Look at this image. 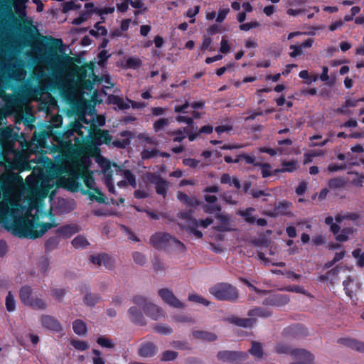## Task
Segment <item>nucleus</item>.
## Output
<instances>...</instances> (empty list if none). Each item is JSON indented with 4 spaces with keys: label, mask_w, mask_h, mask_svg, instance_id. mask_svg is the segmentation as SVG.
<instances>
[{
    "label": "nucleus",
    "mask_w": 364,
    "mask_h": 364,
    "mask_svg": "<svg viewBox=\"0 0 364 364\" xmlns=\"http://www.w3.org/2000/svg\"><path fill=\"white\" fill-rule=\"evenodd\" d=\"M209 292L220 301H235L238 298V291L228 283H219L209 289Z\"/></svg>",
    "instance_id": "nucleus-5"
},
{
    "label": "nucleus",
    "mask_w": 364,
    "mask_h": 364,
    "mask_svg": "<svg viewBox=\"0 0 364 364\" xmlns=\"http://www.w3.org/2000/svg\"><path fill=\"white\" fill-rule=\"evenodd\" d=\"M7 107L13 109L18 106L21 103V100L18 95L7 94L6 97L3 100Z\"/></svg>",
    "instance_id": "nucleus-23"
},
{
    "label": "nucleus",
    "mask_w": 364,
    "mask_h": 364,
    "mask_svg": "<svg viewBox=\"0 0 364 364\" xmlns=\"http://www.w3.org/2000/svg\"><path fill=\"white\" fill-rule=\"evenodd\" d=\"M275 350L279 354H289L294 358L306 357L311 359V353L301 348H291L284 343H278L275 347Z\"/></svg>",
    "instance_id": "nucleus-7"
},
{
    "label": "nucleus",
    "mask_w": 364,
    "mask_h": 364,
    "mask_svg": "<svg viewBox=\"0 0 364 364\" xmlns=\"http://www.w3.org/2000/svg\"><path fill=\"white\" fill-rule=\"evenodd\" d=\"M134 303L142 308L146 314L154 320L159 319L162 316V310L160 307L149 302L146 298L136 296L133 299Z\"/></svg>",
    "instance_id": "nucleus-6"
},
{
    "label": "nucleus",
    "mask_w": 364,
    "mask_h": 364,
    "mask_svg": "<svg viewBox=\"0 0 364 364\" xmlns=\"http://www.w3.org/2000/svg\"><path fill=\"white\" fill-rule=\"evenodd\" d=\"M13 129L9 127H4L0 129V138L4 141L9 140L12 137Z\"/></svg>",
    "instance_id": "nucleus-52"
},
{
    "label": "nucleus",
    "mask_w": 364,
    "mask_h": 364,
    "mask_svg": "<svg viewBox=\"0 0 364 364\" xmlns=\"http://www.w3.org/2000/svg\"><path fill=\"white\" fill-rule=\"evenodd\" d=\"M178 353L173 350H166L162 353L161 360V361H171L176 358Z\"/></svg>",
    "instance_id": "nucleus-44"
},
{
    "label": "nucleus",
    "mask_w": 364,
    "mask_h": 364,
    "mask_svg": "<svg viewBox=\"0 0 364 364\" xmlns=\"http://www.w3.org/2000/svg\"><path fill=\"white\" fill-rule=\"evenodd\" d=\"M311 359L309 358L302 357V358H294L296 360L295 362L291 363V364H315L314 363V356L311 353Z\"/></svg>",
    "instance_id": "nucleus-57"
},
{
    "label": "nucleus",
    "mask_w": 364,
    "mask_h": 364,
    "mask_svg": "<svg viewBox=\"0 0 364 364\" xmlns=\"http://www.w3.org/2000/svg\"><path fill=\"white\" fill-rule=\"evenodd\" d=\"M73 329L76 334L85 336L87 333V325L83 321L77 319L73 323Z\"/></svg>",
    "instance_id": "nucleus-25"
},
{
    "label": "nucleus",
    "mask_w": 364,
    "mask_h": 364,
    "mask_svg": "<svg viewBox=\"0 0 364 364\" xmlns=\"http://www.w3.org/2000/svg\"><path fill=\"white\" fill-rule=\"evenodd\" d=\"M154 330L157 333L164 335L170 334L172 332V329L169 326L164 324H156L154 326Z\"/></svg>",
    "instance_id": "nucleus-49"
},
{
    "label": "nucleus",
    "mask_w": 364,
    "mask_h": 364,
    "mask_svg": "<svg viewBox=\"0 0 364 364\" xmlns=\"http://www.w3.org/2000/svg\"><path fill=\"white\" fill-rule=\"evenodd\" d=\"M230 50V46L228 43V40L223 37L220 43V51L223 53H228Z\"/></svg>",
    "instance_id": "nucleus-63"
},
{
    "label": "nucleus",
    "mask_w": 364,
    "mask_h": 364,
    "mask_svg": "<svg viewBox=\"0 0 364 364\" xmlns=\"http://www.w3.org/2000/svg\"><path fill=\"white\" fill-rule=\"evenodd\" d=\"M282 166H284L281 169H276L274 170V173H279V172H292L296 169V162L294 161H288V162H283Z\"/></svg>",
    "instance_id": "nucleus-34"
},
{
    "label": "nucleus",
    "mask_w": 364,
    "mask_h": 364,
    "mask_svg": "<svg viewBox=\"0 0 364 364\" xmlns=\"http://www.w3.org/2000/svg\"><path fill=\"white\" fill-rule=\"evenodd\" d=\"M107 33V30L104 26L100 25V23H97L95 25V28L90 31V34L92 36H104Z\"/></svg>",
    "instance_id": "nucleus-39"
},
{
    "label": "nucleus",
    "mask_w": 364,
    "mask_h": 364,
    "mask_svg": "<svg viewBox=\"0 0 364 364\" xmlns=\"http://www.w3.org/2000/svg\"><path fill=\"white\" fill-rule=\"evenodd\" d=\"M177 198L188 207H195L199 205V201L196 197H189L183 192L177 193Z\"/></svg>",
    "instance_id": "nucleus-21"
},
{
    "label": "nucleus",
    "mask_w": 364,
    "mask_h": 364,
    "mask_svg": "<svg viewBox=\"0 0 364 364\" xmlns=\"http://www.w3.org/2000/svg\"><path fill=\"white\" fill-rule=\"evenodd\" d=\"M48 136V134L46 132H42L41 133H34L33 139L39 144H41L44 142L45 139H46Z\"/></svg>",
    "instance_id": "nucleus-59"
},
{
    "label": "nucleus",
    "mask_w": 364,
    "mask_h": 364,
    "mask_svg": "<svg viewBox=\"0 0 364 364\" xmlns=\"http://www.w3.org/2000/svg\"><path fill=\"white\" fill-rule=\"evenodd\" d=\"M158 293L163 301L169 306L176 309L185 308V304L176 297L171 290L168 289H161L159 290Z\"/></svg>",
    "instance_id": "nucleus-9"
},
{
    "label": "nucleus",
    "mask_w": 364,
    "mask_h": 364,
    "mask_svg": "<svg viewBox=\"0 0 364 364\" xmlns=\"http://www.w3.org/2000/svg\"><path fill=\"white\" fill-rule=\"evenodd\" d=\"M172 237L166 232H156L150 237V243L156 249H166L171 247Z\"/></svg>",
    "instance_id": "nucleus-8"
},
{
    "label": "nucleus",
    "mask_w": 364,
    "mask_h": 364,
    "mask_svg": "<svg viewBox=\"0 0 364 364\" xmlns=\"http://www.w3.org/2000/svg\"><path fill=\"white\" fill-rule=\"evenodd\" d=\"M21 301L29 306L34 296L32 295V289L28 286L23 287L19 291Z\"/></svg>",
    "instance_id": "nucleus-20"
},
{
    "label": "nucleus",
    "mask_w": 364,
    "mask_h": 364,
    "mask_svg": "<svg viewBox=\"0 0 364 364\" xmlns=\"http://www.w3.org/2000/svg\"><path fill=\"white\" fill-rule=\"evenodd\" d=\"M14 161L12 163L11 167L15 168L20 171L30 170L32 168L30 163L26 161L25 157L21 152L16 151H14Z\"/></svg>",
    "instance_id": "nucleus-14"
},
{
    "label": "nucleus",
    "mask_w": 364,
    "mask_h": 364,
    "mask_svg": "<svg viewBox=\"0 0 364 364\" xmlns=\"http://www.w3.org/2000/svg\"><path fill=\"white\" fill-rule=\"evenodd\" d=\"M168 124V119L165 118H161L158 119L154 124V129L156 132L163 129Z\"/></svg>",
    "instance_id": "nucleus-55"
},
{
    "label": "nucleus",
    "mask_w": 364,
    "mask_h": 364,
    "mask_svg": "<svg viewBox=\"0 0 364 364\" xmlns=\"http://www.w3.org/2000/svg\"><path fill=\"white\" fill-rule=\"evenodd\" d=\"M26 182L29 206H32L36 200H43L54 186V182L46 175L43 169L33 168Z\"/></svg>",
    "instance_id": "nucleus-4"
},
{
    "label": "nucleus",
    "mask_w": 364,
    "mask_h": 364,
    "mask_svg": "<svg viewBox=\"0 0 364 364\" xmlns=\"http://www.w3.org/2000/svg\"><path fill=\"white\" fill-rule=\"evenodd\" d=\"M9 75L15 80H19L25 75L20 64L7 63L5 64Z\"/></svg>",
    "instance_id": "nucleus-15"
},
{
    "label": "nucleus",
    "mask_w": 364,
    "mask_h": 364,
    "mask_svg": "<svg viewBox=\"0 0 364 364\" xmlns=\"http://www.w3.org/2000/svg\"><path fill=\"white\" fill-rule=\"evenodd\" d=\"M1 164L0 162V165ZM24 198L25 187H17L6 172L0 174V221L5 219V226L9 231L21 238L36 239L58 225L51 212V223L40 224L31 219L28 207L22 204Z\"/></svg>",
    "instance_id": "nucleus-1"
},
{
    "label": "nucleus",
    "mask_w": 364,
    "mask_h": 364,
    "mask_svg": "<svg viewBox=\"0 0 364 364\" xmlns=\"http://www.w3.org/2000/svg\"><path fill=\"white\" fill-rule=\"evenodd\" d=\"M25 32L31 38H34L40 35L37 27L33 26L31 23L29 26L25 27Z\"/></svg>",
    "instance_id": "nucleus-54"
},
{
    "label": "nucleus",
    "mask_w": 364,
    "mask_h": 364,
    "mask_svg": "<svg viewBox=\"0 0 364 364\" xmlns=\"http://www.w3.org/2000/svg\"><path fill=\"white\" fill-rule=\"evenodd\" d=\"M121 171L122 170L118 166L115 164L111 165L109 163L105 164L102 168V173L105 178V184L107 186L109 191L112 193H115L114 187L112 184L113 173L116 172L117 173Z\"/></svg>",
    "instance_id": "nucleus-11"
},
{
    "label": "nucleus",
    "mask_w": 364,
    "mask_h": 364,
    "mask_svg": "<svg viewBox=\"0 0 364 364\" xmlns=\"http://www.w3.org/2000/svg\"><path fill=\"white\" fill-rule=\"evenodd\" d=\"M343 181L339 178L331 179L328 183V186L331 188H341L343 186Z\"/></svg>",
    "instance_id": "nucleus-62"
},
{
    "label": "nucleus",
    "mask_w": 364,
    "mask_h": 364,
    "mask_svg": "<svg viewBox=\"0 0 364 364\" xmlns=\"http://www.w3.org/2000/svg\"><path fill=\"white\" fill-rule=\"evenodd\" d=\"M112 102L113 104L117 105V107L121 109H126L129 107V102L127 103V102H124L123 100V99H122L119 97H114L112 100Z\"/></svg>",
    "instance_id": "nucleus-51"
},
{
    "label": "nucleus",
    "mask_w": 364,
    "mask_h": 364,
    "mask_svg": "<svg viewBox=\"0 0 364 364\" xmlns=\"http://www.w3.org/2000/svg\"><path fill=\"white\" fill-rule=\"evenodd\" d=\"M124 178L127 181V183L133 188L136 186V177L129 170H124L121 171Z\"/></svg>",
    "instance_id": "nucleus-37"
},
{
    "label": "nucleus",
    "mask_w": 364,
    "mask_h": 364,
    "mask_svg": "<svg viewBox=\"0 0 364 364\" xmlns=\"http://www.w3.org/2000/svg\"><path fill=\"white\" fill-rule=\"evenodd\" d=\"M249 352L255 357L262 358L263 355L262 344L258 342H252V348Z\"/></svg>",
    "instance_id": "nucleus-33"
},
{
    "label": "nucleus",
    "mask_w": 364,
    "mask_h": 364,
    "mask_svg": "<svg viewBox=\"0 0 364 364\" xmlns=\"http://www.w3.org/2000/svg\"><path fill=\"white\" fill-rule=\"evenodd\" d=\"M46 38L50 43V48L41 58V62L46 64V68L50 72L46 80V89L51 91L58 90L62 95H67L73 87V82L68 78V72L73 58L68 54L59 55L53 50V48H55L60 53L63 52L61 39L52 36Z\"/></svg>",
    "instance_id": "nucleus-2"
},
{
    "label": "nucleus",
    "mask_w": 364,
    "mask_h": 364,
    "mask_svg": "<svg viewBox=\"0 0 364 364\" xmlns=\"http://www.w3.org/2000/svg\"><path fill=\"white\" fill-rule=\"evenodd\" d=\"M52 295L57 301L62 302L65 295V290L63 289H52Z\"/></svg>",
    "instance_id": "nucleus-48"
},
{
    "label": "nucleus",
    "mask_w": 364,
    "mask_h": 364,
    "mask_svg": "<svg viewBox=\"0 0 364 364\" xmlns=\"http://www.w3.org/2000/svg\"><path fill=\"white\" fill-rule=\"evenodd\" d=\"M102 265L108 269H112L115 265V259L107 254H102Z\"/></svg>",
    "instance_id": "nucleus-35"
},
{
    "label": "nucleus",
    "mask_w": 364,
    "mask_h": 364,
    "mask_svg": "<svg viewBox=\"0 0 364 364\" xmlns=\"http://www.w3.org/2000/svg\"><path fill=\"white\" fill-rule=\"evenodd\" d=\"M126 65L129 68L136 69L141 65V60L138 58H129L126 61Z\"/></svg>",
    "instance_id": "nucleus-45"
},
{
    "label": "nucleus",
    "mask_w": 364,
    "mask_h": 364,
    "mask_svg": "<svg viewBox=\"0 0 364 364\" xmlns=\"http://www.w3.org/2000/svg\"><path fill=\"white\" fill-rule=\"evenodd\" d=\"M245 357L242 353L237 351L223 350L218 352L217 358L223 362H232L237 359H242Z\"/></svg>",
    "instance_id": "nucleus-17"
},
{
    "label": "nucleus",
    "mask_w": 364,
    "mask_h": 364,
    "mask_svg": "<svg viewBox=\"0 0 364 364\" xmlns=\"http://www.w3.org/2000/svg\"><path fill=\"white\" fill-rule=\"evenodd\" d=\"M97 343L105 348H112L114 346L112 341L106 337L98 338Z\"/></svg>",
    "instance_id": "nucleus-50"
},
{
    "label": "nucleus",
    "mask_w": 364,
    "mask_h": 364,
    "mask_svg": "<svg viewBox=\"0 0 364 364\" xmlns=\"http://www.w3.org/2000/svg\"><path fill=\"white\" fill-rule=\"evenodd\" d=\"M6 307L9 311H14L16 309L14 296L11 292L6 297Z\"/></svg>",
    "instance_id": "nucleus-41"
},
{
    "label": "nucleus",
    "mask_w": 364,
    "mask_h": 364,
    "mask_svg": "<svg viewBox=\"0 0 364 364\" xmlns=\"http://www.w3.org/2000/svg\"><path fill=\"white\" fill-rule=\"evenodd\" d=\"M230 11V9H220L218 11V16L216 18V21L218 23H220L223 21V20L225 18L226 16Z\"/></svg>",
    "instance_id": "nucleus-64"
},
{
    "label": "nucleus",
    "mask_w": 364,
    "mask_h": 364,
    "mask_svg": "<svg viewBox=\"0 0 364 364\" xmlns=\"http://www.w3.org/2000/svg\"><path fill=\"white\" fill-rule=\"evenodd\" d=\"M355 230L352 228H343L340 233H338L336 239L339 242H346L349 239V235L353 234Z\"/></svg>",
    "instance_id": "nucleus-31"
},
{
    "label": "nucleus",
    "mask_w": 364,
    "mask_h": 364,
    "mask_svg": "<svg viewBox=\"0 0 364 364\" xmlns=\"http://www.w3.org/2000/svg\"><path fill=\"white\" fill-rule=\"evenodd\" d=\"M188 299L191 301L200 303L205 306H208L210 304V302L208 300L196 294H190Z\"/></svg>",
    "instance_id": "nucleus-42"
},
{
    "label": "nucleus",
    "mask_w": 364,
    "mask_h": 364,
    "mask_svg": "<svg viewBox=\"0 0 364 364\" xmlns=\"http://www.w3.org/2000/svg\"><path fill=\"white\" fill-rule=\"evenodd\" d=\"M90 261L97 266L102 265V254L92 255L90 256Z\"/></svg>",
    "instance_id": "nucleus-60"
},
{
    "label": "nucleus",
    "mask_w": 364,
    "mask_h": 364,
    "mask_svg": "<svg viewBox=\"0 0 364 364\" xmlns=\"http://www.w3.org/2000/svg\"><path fill=\"white\" fill-rule=\"evenodd\" d=\"M88 244L85 237L77 236L72 241V245L76 248L84 247Z\"/></svg>",
    "instance_id": "nucleus-47"
},
{
    "label": "nucleus",
    "mask_w": 364,
    "mask_h": 364,
    "mask_svg": "<svg viewBox=\"0 0 364 364\" xmlns=\"http://www.w3.org/2000/svg\"><path fill=\"white\" fill-rule=\"evenodd\" d=\"M157 346L149 341L143 342L140 344L138 349V355L143 358H151L158 353Z\"/></svg>",
    "instance_id": "nucleus-13"
},
{
    "label": "nucleus",
    "mask_w": 364,
    "mask_h": 364,
    "mask_svg": "<svg viewBox=\"0 0 364 364\" xmlns=\"http://www.w3.org/2000/svg\"><path fill=\"white\" fill-rule=\"evenodd\" d=\"M338 343L348 346L360 353H364V343L355 339L342 338L338 340Z\"/></svg>",
    "instance_id": "nucleus-18"
},
{
    "label": "nucleus",
    "mask_w": 364,
    "mask_h": 364,
    "mask_svg": "<svg viewBox=\"0 0 364 364\" xmlns=\"http://www.w3.org/2000/svg\"><path fill=\"white\" fill-rule=\"evenodd\" d=\"M42 326L53 332H60L63 327L60 321L55 317L48 314H43L41 316Z\"/></svg>",
    "instance_id": "nucleus-12"
},
{
    "label": "nucleus",
    "mask_w": 364,
    "mask_h": 364,
    "mask_svg": "<svg viewBox=\"0 0 364 364\" xmlns=\"http://www.w3.org/2000/svg\"><path fill=\"white\" fill-rule=\"evenodd\" d=\"M198 227V222L196 220H191V223L188 224L186 230L188 233L193 234L197 238H201L203 233L197 230Z\"/></svg>",
    "instance_id": "nucleus-30"
},
{
    "label": "nucleus",
    "mask_w": 364,
    "mask_h": 364,
    "mask_svg": "<svg viewBox=\"0 0 364 364\" xmlns=\"http://www.w3.org/2000/svg\"><path fill=\"white\" fill-rule=\"evenodd\" d=\"M45 90L44 87L26 85L22 90V95L26 98H38L43 95Z\"/></svg>",
    "instance_id": "nucleus-16"
},
{
    "label": "nucleus",
    "mask_w": 364,
    "mask_h": 364,
    "mask_svg": "<svg viewBox=\"0 0 364 364\" xmlns=\"http://www.w3.org/2000/svg\"><path fill=\"white\" fill-rule=\"evenodd\" d=\"M129 319L136 325L143 326L146 323L145 318L136 306H132L128 310Z\"/></svg>",
    "instance_id": "nucleus-19"
},
{
    "label": "nucleus",
    "mask_w": 364,
    "mask_h": 364,
    "mask_svg": "<svg viewBox=\"0 0 364 364\" xmlns=\"http://www.w3.org/2000/svg\"><path fill=\"white\" fill-rule=\"evenodd\" d=\"M228 321L231 323L245 328L251 327L255 323L253 318H240L236 316H231L228 318Z\"/></svg>",
    "instance_id": "nucleus-22"
},
{
    "label": "nucleus",
    "mask_w": 364,
    "mask_h": 364,
    "mask_svg": "<svg viewBox=\"0 0 364 364\" xmlns=\"http://www.w3.org/2000/svg\"><path fill=\"white\" fill-rule=\"evenodd\" d=\"M168 134L174 136L173 140L175 142H181L186 137L185 131L183 129H178L176 131L170 132H168Z\"/></svg>",
    "instance_id": "nucleus-40"
},
{
    "label": "nucleus",
    "mask_w": 364,
    "mask_h": 364,
    "mask_svg": "<svg viewBox=\"0 0 364 364\" xmlns=\"http://www.w3.org/2000/svg\"><path fill=\"white\" fill-rule=\"evenodd\" d=\"M29 306L34 310H45L48 307V303L42 298L35 296Z\"/></svg>",
    "instance_id": "nucleus-28"
},
{
    "label": "nucleus",
    "mask_w": 364,
    "mask_h": 364,
    "mask_svg": "<svg viewBox=\"0 0 364 364\" xmlns=\"http://www.w3.org/2000/svg\"><path fill=\"white\" fill-rule=\"evenodd\" d=\"M100 300L99 295L87 293L84 296V303L89 306H93Z\"/></svg>",
    "instance_id": "nucleus-32"
},
{
    "label": "nucleus",
    "mask_w": 364,
    "mask_h": 364,
    "mask_svg": "<svg viewBox=\"0 0 364 364\" xmlns=\"http://www.w3.org/2000/svg\"><path fill=\"white\" fill-rule=\"evenodd\" d=\"M203 210L207 213H219L221 210V206L218 204H209L203 206Z\"/></svg>",
    "instance_id": "nucleus-46"
},
{
    "label": "nucleus",
    "mask_w": 364,
    "mask_h": 364,
    "mask_svg": "<svg viewBox=\"0 0 364 364\" xmlns=\"http://www.w3.org/2000/svg\"><path fill=\"white\" fill-rule=\"evenodd\" d=\"M132 258L134 262L139 266L144 265L147 261L146 257L139 252H134L132 253Z\"/></svg>",
    "instance_id": "nucleus-38"
},
{
    "label": "nucleus",
    "mask_w": 364,
    "mask_h": 364,
    "mask_svg": "<svg viewBox=\"0 0 364 364\" xmlns=\"http://www.w3.org/2000/svg\"><path fill=\"white\" fill-rule=\"evenodd\" d=\"M259 26V23L257 21L245 23L240 26V29L242 31H247L252 28H257Z\"/></svg>",
    "instance_id": "nucleus-61"
},
{
    "label": "nucleus",
    "mask_w": 364,
    "mask_h": 364,
    "mask_svg": "<svg viewBox=\"0 0 364 364\" xmlns=\"http://www.w3.org/2000/svg\"><path fill=\"white\" fill-rule=\"evenodd\" d=\"M70 343L75 349L83 351L89 348V344L85 341L73 339Z\"/></svg>",
    "instance_id": "nucleus-43"
},
{
    "label": "nucleus",
    "mask_w": 364,
    "mask_h": 364,
    "mask_svg": "<svg viewBox=\"0 0 364 364\" xmlns=\"http://www.w3.org/2000/svg\"><path fill=\"white\" fill-rule=\"evenodd\" d=\"M291 203L287 202H279L274 208L272 215L276 216L277 215H288V211Z\"/></svg>",
    "instance_id": "nucleus-29"
},
{
    "label": "nucleus",
    "mask_w": 364,
    "mask_h": 364,
    "mask_svg": "<svg viewBox=\"0 0 364 364\" xmlns=\"http://www.w3.org/2000/svg\"><path fill=\"white\" fill-rule=\"evenodd\" d=\"M63 186L72 192H81L87 195L89 198L99 203H105L104 194L97 188H95V180L91 176L88 166L82 162H77L70 175L62 178Z\"/></svg>",
    "instance_id": "nucleus-3"
},
{
    "label": "nucleus",
    "mask_w": 364,
    "mask_h": 364,
    "mask_svg": "<svg viewBox=\"0 0 364 364\" xmlns=\"http://www.w3.org/2000/svg\"><path fill=\"white\" fill-rule=\"evenodd\" d=\"M353 256L357 259L358 265L364 266V253L361 252L360 249H356L352 252Z\"/></svg>",
    "instance_id": "nucleus-53"
},
{
    "label": "nucleus",
    "mask_w": 364,
    "mask_h": 364,
    "mask_svg": "<svg viewBox=\"0 0 364 364\" xmlns=\"http://www.w3.org/2000/svg\"><path fill=\"white\" fill-rule=\"evenodd\" d=\"M272 315L271 311L264 308H255L248 311V316L250 317L259 316L262 318H267Z\"/></svg>",
    "instance_id": "nucleus-27"
},
{
    "label": "nucleus",
    "mask_w": 364,
    "mask_h": 364,
    "mask_svg": "<svg viewBox=\"0 0 364 364\" xmlns=\"http://www.w3.org/2000/svg\"><path fill=\"white\" fill-rule=\"evenodd\" d=\"M148 180L151 183L154 185L157 194L161 195L165 198L169 186V183L162 178L160 176L155 173L149 174L148 176Z\"/></svg>",
    "instance_id": "nucleus-10"
},
{
    "label": "nucleus",
    "mask_w": 364,
    "mask_h": 364,
    "mask_svg": "<svg viewBox=\"0 0 364 364\" xmlns=\"http://www.w3.org/2000/svg\"><path fill=\"white\" fill-rule=\"evenodd\" d=\"M96 139L100 143L109 144L112 141V136H110L109 131L99 129L95 134Z\"/></svg>",
    "instance_id": "nucleus-26"
},
{
    "label": "nucleus",
    "mask_w": 364,
    "mask_h": 364,
    "mask_svg": "<svg viewBox=\"0 0 364 364\" xmlns=\"http://www.w3.org/2000/svg\"><path fill=\"white\" fill-rule=\"evenodd\" d=\"M222 198L228 204L230 205H237V200H235L232 196V194L230 192H225L222 195Z\"/></svg>",
    "instance_id": "nucleus-58"
},
{
    "label": "nucleus",
    "mask_w": 364,
    "mask_h": 364,
    "mask_svg": "<svg viewBox=\"0 0 364 364\" xmlns=\"http://www.w3.org/2000/svg\"><path fill=\"white\" fill-rule=\"evenodd\" d=\"M339 271L340 269L338 267H336L328 271L325 275L321 276L320 279L321 281L330 280L331 283H334V279L331 278V275L338 274Z\"/></svg>",
    "instance_id": "nucleus-56"
},
{
    "label": "nucleus",
    "mask_w": 364,
    "mask_h": 364,
    "mask_svg": "<svg viewBox=\"0 0 364 364\" xmlns=\"http://www.w3.org/2000/svg\"><path fill=\"white\" fill-rule=\"evenodd\" d=\"M76 228L73 226L66 225L57 230V232L66 237H69L76 232Z\"/></svg>",
    "instance_id": "nucleus-36"
},
{
    "label": "nucleus",
    "mask_w": 364,
    "mask_h": 364,
    "mask_svg": "<svg viewBox=\"0 0 364 364\" xmlns=\"http://www.w3.org/2000/svg\"><path fill=\"white\" fill-rule=\"evenodd\" d=\"M194 338L208 341H214L217 339V336L210 332L203 331H194L193 332Z\"/></svg>",
    "instance_id": "nucleus-24"
}]
</instances>
